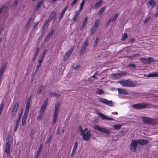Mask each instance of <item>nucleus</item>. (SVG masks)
Segmentation results:
<instances>
[{"mask_svg": "<svg viewBox=\"0 0 158 158\" xmlns=\"http://www.w3.org/2000/svg\"><path fill=\"white\" fill-rule=\"evenodd\" d=\"M117 82L124 87H135L136 85L133 81H130L129 80L118 81Z\"/></svg>", "mask_w": 158, "mask_h": 158, "instance_id": "obj_1", "label": "nucleus"}, {"mask_svg": "<svg viewBox=\"0 0 158 158\" xmlns=\"http://www.w3.org/2000/svg\"><path fill=\"white\" fill-rule=\"evenodd\" d=\"M93 127L94 129L98 130L100 132L106 134H109L110 132V130L108 128L101 127L97 124H94Z\"/></svg>", "mask_w": 158, "mask_h": 158, "instance_id": "obj_2", "label": "nucleus"}, {"mask_svg": "<svg viewBox=\"0 0 158 158\" xmlns=\"http://www.w3.org/2000/svg\"><path fill=\"white\" fill-rule=\"evenodd\" d=\"M141 118L143 122L146 124H154L156 123V121L154 118L146 117H142Z\"/></svg>", "mask_w": 158, "mask_h": 158, "instance_id": "obj_3", "label": "nucleus"}, {"mask_svg": "<svg viewBox=\"0 0 158 158\" xmlns=\"http://www.w3.org/2000/svg\"><path fill=\"white\" fill-rule=\"evenodd\" d=\"M148 104L147 103H139L132 105L131 107L133 109H140L145 108L147 107Z\"/></svg>", "mask_w": 158, "mask_h": 158, "instance_id": "obj_4", "label": "nucleus"}, {"mask_svg": "<svg viewBox=\"0 0 158 158\" xmlns=\"http://www.w3.org/2000/svg\"><path fill=\"white\" fill-rule=\"evenodd\" d=\"M138 144L137 139H132L130 145V150L132 152H135L136 150Z\"/></svg>", "mask_w": 158, "mask_h": 158, "instance_id": "obj_5", "label": "nucleus"}, {"mask_svg": "<svg viewBox=\"0 0 158 158\" xmlns=\"http://www.w3.org/2000/svg\"><path fill=\"white\" fill-rule=\"evenodd\" d=\"M80 135L82 136V139L83 140L87 141L91 139V133L90 131H88L86 133L84 132L80 133Z\"/></svg>", "mask_w": 158, "mask_h": 158, "instance_id": "obj_6", "label": "nucleus"}, {"mask_svg": "<svg viewBox=\"0 0 158 158\" xmlns=\"http://www.w3.org/2000/svg\"><path fill=\"white\" fill-rule=\"evenodd\" d=\"M98 100L99 102L110 106H112L113 104V103L112 101H109L106 98H99Z\"/></svg>", "mask_w": 158, "mask_h": 158, "instance_id": "obj_7", "label": "nucleus"}, {"mask_svg": "<svg viewBox=\"0 0 158 158\" xmlns=\"http://www.w3.org/2000/svg\"><path fill=\"white\" fill-rule=\"evenodd\" d=\"M100 21V19H98L95 21L93 26L91 29V34L92 35L93 34L97 29L99 25V22Z\"/></svg>", "mask_w": 158, "mask_h": 158, "instance_id": "obj_8", "label": "nucleus"}, {"mask_svg": "<svg viewBox=\"0 0 158 158\" xmlns=\"http://www.w3.org/2000/svg\"><path fill=\"white\" fill-rule=\"evenodd\" d=\"M97 115L101 117V119L103 120H114V119L109 117L108 116L104 115L102 113L100 112H97Z\"/></svg>", "mask_w": 158, "mask_h": 158, "instance_id": "obj_9", "label": "nucleus"}, {"mask_svg": "<svg viewBox=\"0 0 158 158\" xmlns=\"http://www.w3.org/2000/svg\"><path fill=\"white\" fill-rule=\"evenodd\" d=\"M48 102V98H47L44 102L43 104L42 105L40 110V113L44 114L45 110L46 109V107L47 106Z\"/></svg>", "mask_w": 158, "mask_h": 158, "instance_id": "obj_10", "label": "nucleus"}, {"mask_svg": "<svg viewBox=\"0 0 158 158\" xmlns=\"http://www.w3.org/2000/svg\"><path fill=\"white\" fill-rule=\"evenodd\" d=\"M10 148L11 146L9 141H7L6 148L4 149V152L6 154L7 157H9L10 156Z\"/></svg>", "mask_w": 158, "mask_h": 158, "instance_id": "obj_11", "label": "nucleus"}, {"mask_svg": "<svg viewBox=\"0 0 158 158\" xmlns=\"http://www.w3.org/2000/svg\"><path fill=\"white\" fill-rule=\"evenodd\" d=\"M22 111L19 114V118L16 121L15 126L14 127V129H13L14 131L15 132H16L17 131V129L18 128V126H19V121H20V118H21V117H22Z\"/></svg>", "mask_w": 158, "mask_h": 158, "instance_id": "obj_12", "label": "nucleus"}, {"mask_svg": "<svg viewBox=\"0 0 158 158\" xmlns=\"http://www.w3.org/2000/svg\"><path fill=\"white\" fill-rule=\"evenodd\" d=\"M78 142L77 141H76L74 143V144L73 147V149L72 151V153L71 154V156L73 158L74 155L76 152L77 148L78 147Z\"/></svg>", "mask_w": 158, "mask_h": 158, "instance_id": "obj_13", "label": "nucleus"}, {"mask_svg": "<svg viewBox=\"0 0 158 158\" xmlns=\"http://www.w3.org/2000/svg\"><path fill=\"white\" fill-rule=\"evenodd\" d=\"M138 144L141 145H144L148 144L149 143V141L146 139H137Z\"/></svg>", "mask_w": 158, "mask_h": 158, "instance_id": "obj_14", "label": "nucleus"}, {"mask_svg": "<svg viewBox=\"0 0 158 158\" xmlns=\"http://www.w3.org/2000/svg\"><path fill=\"white\" fill-rule=\"evenodd\" d=\"M19 107V105L18 103L15 104L14 105L12 111V114L14 116H15V115L16 112L18 110Z\"/></svg>", "mask_w": 158, "mask_h": 158, "instance_id": "obj_15", "label": "nucleus"}, {"mask_svg": "<svg viewBox=\"0 0 158 158\" xmlns=\"http://www.w3.org/2000/svg\"><path fill=\"white\" fill-rule=\"evenodd\" d=\"M117 89L118 91V94L127 95L128 94V91L125 89L118 88Z\"/></svg>", "mask_w": 158, "mask_h": 158, "instance_id": "obj_16", "label": "nucleus"}, {"mask_svg": "<svg viewBox=\"0 0 158 158\" xmlns=\"http://www.w3.org/2000/svg\"><path fill=\"white\" fill-rule=\"evenodd\" d=\"M28 114L24 113L23 115L22 118L21 125L24 126L26 123L27 119Z\"/></svg>", "mask_w": 158, "mask_h": 158, "instance_id": "obj_17", "label": "nucleus"}, {"mask_svg": "<svg viewBox=\"0 0 158 158\" xmlns=\"http://www.w3.org/2000/svg\"><path fill=\"white\" fill-rule=\"evenodd\" d=\"M7 62H6L1 67L0 69V75L2 76L3 72L5 70V68L7 66Z\"/></svg>", "mask_w": 158, "mask_h": 158, "instance_id": "obj_18", "label": "nucleus"}, {"mask_svg": "<svg viewBox=\"0 0 158 158\" xmlns=\"http://www.w3.org/2000/svg\"><path fill=\"white\" fill-rule=\"evenodd\" d=\"M42 148L43 144H40L36 153L35 155V158H38L39 156L40 155Z\"/></svg>", "mask_w": 158, "mask_h": 158, "instance_id": "obj_19", "label": "nucleus"}, {"mask_svg": "<svg viewBox=\"0 0 158 158\" xmlns=\"http://www.w3.org/2000/svg\"><path fill=\"white\" fill-rule=\"evenodd\" d=\"M126 74V72H122L121 73H118L114 74L113 76L116 77H120L121 76H123Z\"/></svg>", "mask_w": 158, "mask_h": 158, "instance_id": "obj_20", "label": "nucleus"}, {"mask_svg": "<svg viewBox=\"0 0 158 158\" xmlns=\"http://www.w3.org/2000/svg\"><path fill=\"white\" fill-rule=\"evenodd\" d=\"M148 6L153 8L156 5V2L154 0H150L148 2Z\"/></svg>", "mask_w": 158, "mask_h": 158, "instance_id": "obj_21", "label": "nucleus"}, {"mask_svg": "<svg viewBox=\"0 0 158 158\" xmlns=\"http://www.w3.org/2000/svg\"><path fill=\"white\" fill-rule=\"evenodd\" d=\"M68 9V7L67 6H66L64 7V9L62 10V12H61L60 16L59 17V20L60 21L62 18L63 16L67 10Z\"/></svg>", "mask_w": 158, "mask_h": 158, "instance_id": "obj_22", "label": "nucleus"}, {"mask_svg": "<svg viewBox=\"0 0 158 158\" xmlns=\"http://www.w3.org/2000/svg\"><path fill=\"white\" fill-rule=\"evenodd\" d=\"M147 76L148 77H158V72H154L152 73H150L148 74Z\"/></svg>", "mask_w": 158, "mask_h": 158, "instance_id": "obj_23", "label": "nucleus"}, {"mask_svg": "<svg viewBox=\"0 0 158 158\" xmlns=\"http://www.w3.org/2000/svg\"><path fill=\"white\" fill-rule=\"evenodd\" d=\"M30 105V103L29 102H27L25 107V109L24 112V114H28L29 110Z\"/></svg>", "mask_w": 158, "mask_h": 158, "instance_id": "obj_24", "label": "nucleus"}, {"mask_svg": "<svg viewBox=\"0 0 158 158\" xmlns=\"http://www.w3.org/2000/svg\"><path fill=\"white\" fill-rule=\"evenodd\" d=\"M56 13L55 12L52 11L50 14V19H53L54 21L55 20V17Z\"/></svg>", "mask_w": 158, "mask_h": 158, "instance_id": "obj_25", "label": "nucleus"}, {"mask_svg": "<svg viewBox=\"0 0 158 158\" xmlns=\"http://www.w3.org/2000/svg\"><path fill=\"white\" fill-rule=\"evenodd\" d=\"M73 47H72V48H70L68 52L66 53V59H67L71 55L72 52L73 51Z\"/></svg>", "mask_w": 158, "mask_h": 158, "instance_id": "obj_26", "label": "nucleus"}, {"mask_svg": "<svg viewBox=\"0 0 158 158\" xmlns=\"http://www.w3.org/2000/svg\"><path fill=\"white\" fill-rule=\"evenodd\" d=\"M44 1V0H41L37 3L35 7L36 10H37L39 9Z\"/></svg>", "mask_w": 158, "mask_h": 158, "instance_id": "obj_27", "label": "nucleus"}, {"mask_svg": "<svg viewBox=\"0 0 158 158\" xmlns=\"http://www.w3.org/2000/svg\"><path fill=\"white\" fill-rule=\"evenodd\" d=\"M50 20V19H48L46 20L45 23L43 25L42 27V29L43 31L44 30L46 26H47L48 25V23Z\"/></svg>", "mask_w": 158, "mask_h": 158, "instance_id": "obj_28", "label": "nucleus"}, {"mask_svg": "<svg viewBox=\"0 0 158 158\" xmlns=\"http://www.w3.org/2000/svg\"><path fill=\"white\" fill-rule=\"evenodd\" d=\"M57 113L54 112L53 114V120L52 121L53 124L54 125L55 124L56 121V120L57 117Z\"/></svg>", "mask_w": 158, "mask_h": 158, "instance_id": "obj_29", "label": "nucleus"}, {"mask_svg": "<svg viewBox=\"0 0 158 158\" xmlns=\"http://www.w3.org/2000/svg\"><path fill=\"white\" fill-rule=\"evenodd\" d=\"M39 48H37L36 49V51L34 54V56L32 59V61H35V58H36L38 53L39 52Z\"/></svg>", "mask_w": 158, "mask_h": 158, "instance_id": "obj_30", "label": "nucleus"}, {"mask_svg": "<svg viewBox=\"0 0 158 158\" xmlns=\"http://www.w3.org/2000/svg\"><path fill=\"white\" fill-rule=\"evenodd\" d=\"M102 2V0H100L98 2H96L94 5L95 8H98L99 6H100L101 5Z\"/></svg>", "mask_w": 158, "mask_h": 158, "instance_id": "obj_31", "label": "nucleus"}, {"mask_svg": "<svg viewBox=\"0 0 158 158\" xmlns=\"http://www.w3.org/2000/svg\"><path fill=\"white\" fill-rule=\"evenodd\" d=\"M106 7H103L101 9H100L98 12V15H101L102 13L104 12L105 9Z\"/></svg>", "mask_w": 158, "mask_h": 158, "instance_id": "obj_32", "label": "nucleus"}, {"mask_svg": "<svg viewBox=\"0 0 158 158\" xmlns=\"http://www.w3.org/2000/svg\"><path fill=\"white\" fill-rule=\"evenodd\" d=\"M48 51L47 49H45L44 51H43V52L42 53V54L40 58H41L42 59H44L45 55L47 52Z\"/></svg>", "mask_w": 158, "mask_h": 158, "instance_id": "obj_33", "label": "nucleus"}, {"mask_svg": "<svg viewBox=\"0 0 158 158\" xmlns=\"http://www.w3.org/2000/svg\"><path fill=\"white\" fill-rule=\"evenodd\" d=\"M121 127V125L120 124L114 125L113 126V128L116 130H119Z\"/></svg>", "mask_w": 158, "mask_h": 158, "instance_id": "obj_34", "label": "nucleus"}, {"mask_svg": "<svg viewBox=\"0 0 158 158\" xmlns=\"http://www.w3.org/2000/svg\"><path fill=\"white\" fill-rule=\"evenodd\" d=\"M104 91L101 89H98L96 91V93L98 94H104Z\"/></svg>", "mask_w": 158, "mask_h": 158, "instance_id": "obj_35", "label": "nucleus"}, {"mask_svg": "<svg viewBox=\"0 0 158 158\" xmlns=\"http://www.w3.org/2000/svg\"><path fill=\"white\" fill-rule=\"evenodd\" d=\"M88 45L89 44L88 43V40H87L84 42L83 45L82 46V47L86 49V48L88 46Z\"/></svg>", "mask_w": 158, "mask_h": 158, "instance_id": "obj_36", "label": "nucleus"}, {"mask_svg": "<svg viewBox=\"0 0 158 158\" xmlns=\"http://www.w3.org/2000/svg\"><path fill=\"white\" fill-rule=\"evenodd\" d=\"M60 106V104L59 103H57L56 104L55 106V108L54 112L58 113V108Z\"/></svg>", "mask_w": 158, "mask_h": 158, "instance_id": "obj_37", "label": "nucleus"}, {"mask_svg": "<svg viewBox=\"0 0 158 158\" xmlns=\"http://www.w3.org/2000/svg\"><path fill=\"white\" fill-rule=\"evenodd\" d=\"M118 15V12H117L115 14L114 17L112 19V21L113 22H114L115 21Z\"/></svg>", "mask_w": 158, "mask_h": 158, "instance_id": "obj_38", "label": "nucleus"}, {"mask_svg": "<svg viewBox=\"0 0 158 158\" xmlns=\"http://www.w3.org/2000/svg\"><path fill=\"white\" fill-rule=\"evenodd\" d=\"M86 50V49L85 48H82V47H81V50H80V55H83V54L85 52Z\"/></svg>", "mask_w": 158, "mask_h": 158, "instance_id": "obj_39", "label": "nucleus"}, {"mask_svg": "<svg viewBox=\"0 0 158 158\" xmlns=\"http://www.w3.org/2000/svg\"><path fill=\"white\" fill-rule=\"evenodd\" d=\"M147 64L151 63L153 61V58L151 57H149L147 58Z\"/></svg>", "mask_w": 158, "mask_h": 158, "instance_id": "obj_40", "label": "nucleus"}, {"mask_svg": "<svg viewBox=\"0 0 158 158\" xmlns=\"http://www.w3.org/2000/svg\"><path fill=\"white\" fill-rule=\"evenodd\" d=\"M44 114H42V113H40V114L37 117V119L38 120H40L42 119L43 115Z\"/></svg>", "mask_w": 158, "mask_h": 158, "instance_id": "obj_41", "label": "nucleus"}, {"mask_svg": "<svg viewBox=\"0 0 158 158\" xmlns=\"http://www.w3.org/2000/svg\"><path fill=\"white\" fill-rule=\"evenodd\" d=\"M43 86H41L38 88V89L37 90V92H38V94H40L41 93L43 89Z\"/></svg>", "mask_w": 158, "mask_h": 158, "instance_id": "obj_42", "label": "nucleus"}, {"mask_svg": "<svg viewBox=\"0 0 158 158\" xmlns=\"http://www.w3.org/2000/svg\"><path fill=\"white\" fill-rule=\"evenodd\" d=\"M99 38L98 37H97L96 38L94 42V47H96L97 45V44L98 43V42L99 41Z\"/></svg>", "mask_w": 158, "mask_h": 158, "instance_id": "obj_43", "label": "nucleus"}, {"mask_svg": "<svg viewBox=\"0 0 158 158\" xmlns=\"http://www.w3.org/2000/svg\"><path fill=\"white\" fill-rule=\"evenodd\" d=\"M140 60L144 64H147V58H140Z\"/></svg>", "mask_w": 158, "mask_h": 158, "instance_id": "obj_44", "label": "nucleus"}, {"mask_svg": "<svg viewBox=\"0 0 158 158\" xmlns=\"http://www.w3.org/2000/svg\"><path fill=\"white\" fill-rule=\"evenodd\" d=\"M88 20V17L87 16H86L84 19L83 21L82 24H83L84 25H86Z\"/></svg>", "mask_w": 158, "mask_h": 158, "instance_id": "obj_45", "label": "nucleus"}, {"mask_svg": "<svg viewBox=\"0 0 158 158\" xmlns=\"http://www.w3.org/2000/svg\"><path fill=\"white\" fill-rule=\"evenodd\" d=\"M127 34L126 33H124L122 38V40L123 41L125 40L127 38Z\"/></svg>", "mask_w": 158, "mask_h": 158, "instance_id": "obj_46", "label": "nucleus"}, {"mask_svg": "<svg viewBox=\"0 0 158 158\" xmlns=\"http://www.w3.org/2000/svg\"><path fill=\"white\" fill-rule=\"evenodd\" d=\"M78 130L80 131V133H81L84 132H83V130L82 129V127L81 125L79 126L78 128Z\"/></svg>", "mask_w": 158, "mask_h": 158, "instance_id": "obj_47", "label": "nucleus"}, {"mask_svg": "<svg viewBox=\"0 0 158 158\" xmlns=\"http://www.w3.org/2000/svg\"><path fill=\"white\" fill-rule=\"evenodd\" d=\"M52 135H50L49 136L48 139L46 141V143H50L51 139H52Z\"/></svg>", "mask_w": 158, "mask_h": 158, "instance_id": "obj_48", "label": "nucleus"}, {"mask_svg": "<svg viewBox=\"0 0 158 158\" xmlns=\"http://www.w3.org/2000/svg\"><path fill=\"white\" fill-rule=\"evenodd\" d=\"M57 94L55 93H51L49 94V96L51 97L56 96Z\"/></svg>", "mask_w": 158, "mask_h": 158, "instance_id": "obj_49", "label": "nucleus"}, {"mask_svg": "<svg viewBox=\"0 0 158 158\" xmlns=\"http://www.w3.org/2000/svg\"><path fill=\"white\" fill-rule=\"evenodd\" d=\"M112 21V19H109L107 21V23H106V27H107L110 24V23Z\"/></svg>", "mask_w": 158, "mask_h": 158, "instance_id": "obj_50", "label": "nucleus"}, {"mask_svg": "<svg viewBox=\"0 0 158 158\" xmlns=\"http://www.w3.org/2000/svg\"><path fill=\"white\" fill-rule=\"evenodd\" d=\"M128 67H131L133 68H135V65L133 63H130L128 65Z\"/></svg>", "mask_w": 158, "mask_h": 158, "instance_id": "obj_51", "label": "nucleus"}, {"mask_svg": "<svg viewBox=\"0 0 158 158\" xmlns=\"http://www.w3.org/2000/svg\"><path fill=\"white\" fill-rule=\"evenodd\" d=\"M79 15V10L76 11L75 13L74 16L75 17H77Z\"/></svg>", "mask_w": 158, "mask_h": 158, "instance_id": "obj_52", "label": "nucleus"}, {"mask_svg": "<svg viewBox=\"0 0 158 158\" xmlns=\"http://www.w3.org/2000/svg\"><path fill=\"white\" fill-rule=\"evenodd\" d=\"M54 32V30L52 29L51 31L49 32V33L48 34V35L49 36H51L52 35Z\"/></svg>", "mask_w": 158, "mask_h": 158, "instance_id": "obj_53", "label": "nucleus"}, {"mask_svg": "<svg viewBox=\"0 0 158 158\" xmlns=\"http://www.w3.org/2000/svg\"><path fill=\"white\" fill-rule=\"evenodd\" d=\"M39 23V22H38L35 23L33 27V29H35L36 28L37 26L38 25Z\"/></svg>", "mask_w": 158, "mask_h": 158, "instance_id": "obj_54", "label": "nucleus"}, {"mask_svg": "<svg viewBox=\"0 0 158 158\" xmlns=\"http://www.w3.org/2000/svg\"><path fill=\"white\" fill-rule=\"evenodd\" d=\"M18 3V1L17 0H15L14 1L13 4L12 5V6H16L17 5Z\"/></svg>", "mask_w": 158, "mask_h": 158, "instance_id": "obj_55", "label": "nucleus"}, {"mask_svg": "<svg viewBox=\"0 0 158 158\" xmlns=\"http://www.w3.org/2000/svg\"><path fill=\"white\" fill-rule=\"evenodd\" d=\"M78 0H73L71 3V5L72 6H73L74 4H75Z\"/></svg>", "mask_w": 158, "mask_h": 158, "instance_id": "obj_56", "label": "nucleus"}, {"mask_svg": "<svg viewBox=\"0 0 158 158\" xmlns=\"http://www.w3.org/2000/svg\"><path fill=\"white\" fill-rule=\"evenodd\" d=\"M85 0H83L82 1L80 5L83 7L85 4Z\"/></svg>", "mask_w": 158, "mask_h": 158, "instance_id": "obj_57", "label": "nucleus"}, {"mask_svg": "<svg viewBox=\"0 0 158 158\" xmlns=\"http://www.w3.org/2000/svg\"><path fill=\"white\" fill-rule=\"evenodd\" d=\"M32 17H31L29 18L28 20L27 23H28V24H30V22H32Z\"/></svg>", "mask_w": 158, "mask_h": 158, "instance_id": "obj_58", "label": "nucleus"}, {"mask_svg": "<svg viewBox=\"0 0 158 158\" xmlns=\"http://www.w3.org/2000/svg\"><path fill=\"white\" fill-rule=\"evenodd\" d=\"M40 65H41V64H38L37 65L36 67V69H35V72H36V73L37 71H38V70L39 68L40 67V66H41Z\"/></svg>", "mask_w": 158, "mask_h": 158, "instance_id": "obj_59", "label": "nucleus"}, {"mask_svg": "<svg viewBox=\"0 0 158 158\" xmlns=\"http://www.w3.org/2000/svg\"><path fill=\"white\" fill-rule=\"evenodd\" d=\"M44 60V59L40 58V59L38 60V64H41V63Z\"/></svg>", "mask_w": 158, "mask_h": 158, "instance_id": "obj_60", "label": "nucleus"}, {"mask_svg": "<svg viewBox=\"0 0 158 158\" xmlns=\"http://www.w3.org/2000/svg\"><path fill=\"white\" fill-rule=\"evenodd\" d=\"M31 97H32V95H31V96H30L28 99V100H27V102H29L30 103L31 102Z\"/></svg>", "mask_w": 158, "mask_h": 158, "instance_id": "obj_61", "label": "nucleus"}, {"mask_svg": "<svg viewBox=\"0 0 158 158\" xmlns=\"http://www.w3.org/2000/svg\"><path fill=\"white\" fill-rule=\"evenodd\" d=\"M149 18H148L145 19L143 23L144 24L146 23L149 19Z\"/></svg>", "mask_w": 158, "mask_h": 158, "instance_id": "obj_62", "label": "nucleus"}, {"mask_svg": "<svg viewBox=\"0 0 158 158\" xmlns=\"http://www.w3.org/2000/svg\"><path fill=\"white\" fill-rule=\"evenodd\" d=\"M77 17L74 16V17L72 19L74 22H75L77 20Z\"/></svg>", "mask_w": 158, "mask_h": 158, "instance_id": "obj_63", "label": "nucleus"}, {"mask_svg": "<svg viewBox=\"0 0 158 158\" xmlns=\"http://www.w3.org/2000/svg\"><path fill=\"white\" fill-rule=\"evenodd\" d=\"M135 40V39L134 38H131L129 41V42L130 43L133 42Z\"/></svg>", "mask_w": 158, "mask_h": 158, "instance_id": "obj_64", "label": "nucleus"}]
</instances>
